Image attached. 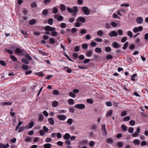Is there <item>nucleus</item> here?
<instances>
[{
	"label": "nucleus",
	"instance_id": "obj_18",
	"mask_svg": "<svg viewBox=\"0 0 148 148\" xmlns=\"http://www.w3.org/2000/svg\"><path fill=\"white\" fill-rule=\"evenodd\" d=\"M58 103L56 101H54L52 102V106L53 107H56L58 105Z\"/></svg>",
	"mask_w": 148,
	"mask_h": 148
},
{
	"label": "nucleus",
	"instance_id": "obj_49",
	"mask_svg": "<svg viewBox=\"0 0 148 148\" xmlns=\"http://www.w3.org/2000/svg\"><path fill=\"white\" fill-rule=\"evenodd\" d=\"M86 102L90 104H92L93 103V101L92 99H87Z\"/></svg>",
	"mask_w": 148,
	"mask_h": 148
},
{
	"label": "nucleus",
	"instance_id": "obj_54",
	"mask_svg": "<svg viewBox=\"0 0 148 148\" xmlns=\"http://www.w3.org/2000/svg\"><path fill=\"white\" fill-rule=\"evenodd\" d=\"M111 25L114 27H116L117 26V24L116 23L114 22H112L111 23Z\"/></svg>",
	"mask_w": 148,
	"mask_h": 148
},
{
	"label": "nucleus",
	"instance_id": "obj_23",
	"mask_svg": "<svg viewBox=\"0 0 148 148\" xmlns=\"http://www.w3.org/2000/svg\"><path fill=\"white\" fill-rule=\"evenodd\" d=\"M113 112V111L112 110H109L108 112H107L106 115V116L107 117H108L109 116H111V115L112 114V113Z\"/></svg>",
	"mask_w": 148,
	"mask_h": 148
},
{
	"label": "nucleus",
	"instance_id": "obj_53",
	"mask_svg": "<svg viewBox=\"0 0 148 148\" xmlns=\"http://www.w3.org/2000/svg\"><path fill=\"white\" fill-rule=\"evenodd\" d=\"M49 41L50 43L51 44L54 43L55 42L54 39L52 38H51L49 39Z\"/></svg>",
	"mask_w": 148,
	"mask_h": 148
},
{
	"label": "nucleus",
	"instance_id": "obj_60",
	"mask_svg": "<svg viewBox=\"0 0 148 148\" xmlns=\"http://www.w3.org/2000/svg\"><path fill=\"white\" fill-rule=\"evenodd\" d=\"M48 23L51 25L53 23V19H49L48 20Z\"/></svg>",
	"mask_w": 148,
	"mask_h": 148
},
{
	"label": "nucleus",
	"instance_id": "obj_57",
	"mask_svg": "<svg viewBox=\"0 0 148 148\" xmlns=\"http://www.w3.org/2000/svg\"><path fill=\"white\" fill-rule=\"evenodd\" d=\"M86 33V30L85 29H82L80 31V34H85Z\"/></svg>",
	"mask_w": 148,
	"mask_h": 148
},
{
	"label": "nucleus",
	"instance_id": "obj_10",
	"mask_svg": "<svg viewBox=\"0 0 148 148\" xmlns=\"http://www.w3.org/2000/svg\"><path fill=\"white\" fill-rule=\"evenodd\" d=\"M112 46L115 48H118L121 47L120 44H118L116 42H114L112 43Z\"/></svg>",
	"mask_w": 148,
	"mask_h": 148
},
{
	"label": "nucleus",
	"instance_id": "obj_3",
	"mask_svg": "<svg viewBox=\"0 0 148 148\" xmlns=\"http://www.w3.org/2000/svg\"><path fill=\"white\" fill-rule=\"evenodd\" d=\"M82 10L84 14L86 15H88L90 14V10L87 7H83L82 8Z\"/></svg>",
	"mask_w": 148,
	"mask_h": 148
},
{
	"label": "nucleus",
	"instance_id": "obj_64",
	"mask_svg": "<svg viewBox=\"0 0 148 148\" xmlns=\"http://www.w3.org/2000/svg\"><path fill=\"white\" fill-rule=\"evenodd\" d=\"M66 25L64 23H62L60 25V27L62 28H64L66 27Z\"/></svg>",
	"mask_w": 148,
	"mask_h": 148
},
{
	"label": "nucleus",
	"instance_id": "obj_26",
	"mask_svg": "<svg viewBox=\"0 0 148 148\" xmlns=\"http://www.w3.org/2000/svg\"><path fill=\"white\" fill-rule=\"evenodd\" d=\"M51 145L50 143H46L44 145V148H51Z\"/></svg>",
	"mask_w": 148,
	"mask_h": 148
},
{
	"label": "nucleus",
	"instance_id": "obj_8",
	"mask_svg": "<svg viewBox=\"0 0 148 148\" xmlns=\"http://www.w3.org/2000/svg\"><path fill=\"white\" fill-rule=\"evenodd\" d=\"M143 29V28L142 26H139L138 27H135L133 29V32L134 33H136L138 31H141Z\"/></svg>",
	"mask_w": 148,
	"mask_h": 148
},
{
	"label": "nucleus",
	"instance_id": "obj_25",
	"mask_svg": "<svg viewBox=\"0 0 148 148\" xmlns=\"http://www.w3.org/2000/svg\"><path fill=\"white\" fill-rule=\"evenodd\" d=\"M29 25H33L36 23V21L34 19H32L29 21Z\"/></svg>",
	"mask_w": 148,
	"mask_h": 148
},
{
	"label": "nucleus",
	"instance_id": "obj_37",
	"mask_svg": "<svg viewBox=\"0 0 148 148\" xmlns=\"http://www.w3.org/2000/svg\"><path fill=\"white\" fill-rule=\"evenodd\" d=\"M10 58L14 61H16L17 60V58L14 56L11 55Z\"/></svg>",
	"mask_w": 148,
	"mask_h": 148
},
{
	"label": "nucleus",
	"instance_id": "obj_36",
	"mask_svg": "<svg viewBox=\"0 0 148 148\" xmlns=\"http://www.w3.org/2000/svg\"><path fill=\"white\" fill-rule=\"evenodd\" d=\"M27 129V127L25 126L21 127L18 131V132H22L24 129Z\"/></svg>",
	"mask_w": 148,
	"mask_h": 148
},
{
	"label": "nucleus",
	"instance_id": "obj_59",
	"mask_svg": "<svg viewBox=\"0 0 148 148\" xmlns=\"http://www.w3.org/2000/svg\"><path fill=\"white\" fill-rule=\"evenodd\" d=\"M39 134L40 136H43L45 134V132L42 130H40L39 131Z\"/></svg>",
	"mask_w": 148,
	"mask_h": 148
},
{
	"label": "nucleus",
	"instance_id": "obj_6",
	"mask_svg": "<svg viewBox=\"0 0 148 148\" xmlns=\"http://www.w3.org/2000/svg\"><path fill=\"white\" fill-rule=\"evenodd\" d=\"M75 108L79 109H83L85 108V106L83 104H79L75 105Z\"/></svg>",
	"mask_w": 148,
	"mask_h": 148
},
{
	"label": "nucleus",
	"instance_id": "obj_24",
	"mask_svg": "<svg viewBox=\"0 0 148 148\" xmlns=\"http://www.w3.org/2000/svg\"><path fill=\"white\" fill-rule=\"evenodd\" d=\"M121 127L124 132L126 131L127 130V127L124 124L122 125L121 126Z\"/></svg>",
	"mask_w": 148,
	"mask_h": 148
},
{
	"label": "nucleus",
	"instance_id": "obj_63",
	"mask_svg": "<svg viewBox=\"0 0 148 148\" xmlns=\"http://www.w3.org/2000/svg\"><path fill=\"white\" fill-rule=\"evenodd\" d=\"M96 45V43L94 41H92L90 43V45L92 47H95Z\"/></svg>",
	"mask_w": 148,
	"mask_h": 148
},
{
	"label": "nucleus",
	"instance_id": "obj_13",
	"mask_svg": "<svg viewBox=\"0 0 148 148\" xmlns=\"http://www.w3.org/2000/svg\"><path fill=\"white\" fill-rule=\"evenodd\" d=\"M92 51L91 50L87 51L86 53V56L89 57H91L92 56Z\"/></svg>",
	"mask_w": 148,
	"mask_h": 148
},
{
	"label": "nucleus",
	"instance_id": "obj_38",
	"mask_svg": "<svg viewBox=\"0 0 148 148\" xmlns=\"http://www.w3.org/2000/svg\"><path fill=\"white\" fill-rule=\"evenodd\" d=\"M28 66L24 64H23L22 66V68L24 69V70H27L29 69Z\"/></svg>",
	"mask_w": 148,
	"mask_h": 148
},
{
	"label": "nucleus",
	"instance_id": "obj_2",
	"mask_svg": "<svg viewBox=\"0 0 148 148\" xmlns=\"http://www.w3.org/2000/svg\"><path fill=\"white\" fill-rule=\"evenodd\" d=\"M44 29L46 31L51 32V35L53 36H56L58 33L55 31L56 28L54 27H51L49 26H46L44 28Z\"/></svg>",
	"mask_w": 148,
	"mask_h": 148
},
{
	"label": "nucleus",
	"instance_id": "obj_27",
	"mask_svg": "<svg viewBox=\"0 0 148 148\" xmlns=\"http://www.w3.org/2000/svg\"><path fill=\"white\" fill-rule=\"evenodd\" d=\"M95 51L98 53H100L102 52L101 49L99 47H96L95 49Z\"/></svg>",
	"mask_w": 148,
	"mask_h": 148
},
{
	"label": "nucleus",
	"instance_id": "obj_58",
	"mask_svg": "<svg viewBox=\"0 0 148 148\" xmlns=\"http://www.w3.org/2000/svg\"><path fill=\"white\" fill-rule=\"evenodd\" d=\"M130 118L129 116H127L124 118L123 121H127L130 120Z\"/></svg>",
	"mask_w": 148,
	"mask_h": 148
},
{
	"label": "nucleus",
	"instance_id": "obj_11",
	"mask_svg": "<svg viewBox=\"0 0 148 148\" xmlns=\"http://www.w3.org/2000/svg\"><path fill=\"white\" fill-rule=\"evenodd\" d=\"M57 118H59L60 120L64 121L66 119V116L64 115H58Z\"/></svg>",
	"mask_w": 148,
	"mask_h": 148
},
{
	"label": "nucleus",
	"instance_id": "obj_29",
	"mask_svg": "<svg viewBox=\"0 0 148 148\" xmlns=\"http://www.w3.org/2000/svg\"><path fill=\"white\" fill-rule=\"evenodd\" d=\"M133 143L135 145H138L140 144V141L138 139H135L133 141Z\"/></svg>",
	"mask_w": 148,
	"mask_h": 148
},
{
	"label": "nucleus",
	"instance_id": "obj_35",
	"mask_svg": "<svg viewBox=\"0 0 148 148\" xmlns=\"http://www.w3.org/2000/svg\"><path fill=\"white\" fill-rule=\"evenodd\" d=\"M52 12L53 13L56 14L58 12V10L56 8L54 7L52 9Z\"/></svg>",
	"mask_w": 148,
	"mask_h": 148
},
{
	"label": "nucleus",
	"instance_id": "obj_1",
	"mask_svg": "<svg viewBox=\"0 0 148 148\" xmlns=\"http://www.w3.org/2000/svg\"><path fill=\"white\" fill-rule=\"evenodd\" d=\"M67 10L70 13H73L72 16L73 18H75L77 16V13L78 12V8L77 6H75L73 7V9L69 7L67 8Z\"/></svg>",
	"mask_w": 148,
	"mask_h": 148
},
{
	"label": "nucleus",
	"instance_id": "obj_43",
	"mask_svg": "<svg viewBox=\"0 0 148 148\" xmlns=\"http://www.w3.org/2000/svg\"><path fill=\"white\" fill-rule=\"evenodd\" d=\"M134 129L132 127H130L128 128V131L130 133H132L133 132Z\"/></svg>",
	"mask_w": 148,
	"mask_h": 148
},
{
	"label": "nucleus",
	"instance_id": "obj_22",
	"mask_svg": "<svg viewBox=\"0 0 148 148\" xmlns=\"http://www.w3.org/2000/svg\"><path fill=\"white\" fill-rule=\"evenodd\" d=\"M60 9L62 12L66 10V6L63 4H62L60 5Z\"/></svg>",
	"mask_w": 148,
	"mask_h": 148
},
{
	"label": "nucleus",
	"instance_id": "obj_45",
	"mask_svg": "<svg viewBox=\"0 0 148 148\" xmlns=\"http://www.w3.org/2000/svg\"><path fill=\"white\" fill-rule=\"evenodd\" d=\"M135 123V122L134 120H131L129 122V124L131 126L134 125Z\"/></svg>",
	"mask_w": 148,
	"mask_h": 148
},
{
	"label": "nucleus",
	"instance_id": "obj_50",
	"mask_svg": "<svg viewBox=\"0 0 148 148\" xmlns=\"http://www.w3.org/2000/svg\"><path fill=\"white\" fill-rule=\"evenodd\" d=\"M128 43L127 42H126L124 44V46L123 47V49L124 50H125L127 49L128 46Z\"/></svg>",
	"mask_w": 148,
	"mask_h": 148
},
{
	"label": "nucleus",
	"instance_id": "obj_55",
	"mask_svg": "<svg viewBox=\"0 0 148 148\" xmlns=\"http://www.w3.org/2000/svg\"><path fill=\"white\" fill-rule=\"evenodd\" d=\"M80 47L78 46H76L74 49V51L75 52H78L80 50Z\"/></svg>",
	"mask_w": 148,
	"mask_h": 148
},
{
	"label": "nucleus",
	"instance_id": "obj_33",
	"mask_svg": "<svg viewBox=\"0 0 148 148\" xmlns=\"http://www.w3.org/2000/svg\"><path fill=\"white\" fill-rule=\"evenodd\" d=\"M73 120L72 119H69L67 121V123L69 125L72 124L73 122Z\"/></svg>",
	"mask_w": 148,
	"mask_h": 148
},
{
	"label": "nucleus",
	"instance_id": "obj_32",
	"mask_svg": "<svg viewBox=\"0 0 148 148\" xmlns=\"http://www.w3.org/2000/svg\"><path fill=\"white\" fill-rule=\"evenodd\" d=\"M39 118L38 120L39 121H42L43 120V115L41 114H39Z\"/></svg>",
	"mask_w": 148,
	"mask_h": 148
},
{
	"label": "nucleus",
	"instance_id": "obj_51",
	"mask_svg": "<svg viewBox=\"0 0 148 148\" xmlns=\"http://www.w3.org/2000/svg\"><path fill=\"white\" fill-rule=\"evenodd\" d=\"M51 2V0H44V3L45 5H47Z\"/></svg>",
	"mask_w": 148,
	"mask_h": 148
},
{
	"label": "nucleus",
	"instance_id": "obj_28",
	"mask_svg": "<svg viewBox=\"0 0 148 148\" xmlns=\"http://www.w3.org/2000/svg\"><path fill=\"white\" fill-rule=\"evenodd\" d=\"M25 57L29 60H32V58L29 56V54L27 53L25 54Z\"/></svg>",
	"mask_w": 148,
	"mask_h": 148
},
{
	"label": "nucleus",
	"instance_id": "obj_62",
	"mask_svg": "<svg viewBox=\"0 0 148 148\" xmlns=\"http://www.w3.org/2000/svg\"><path fill=\"white\" fill-rule=\"evenodd\" d=\"M113 56L110 55H108L106 57V58L107 59H111L112 58Z\"/></svg>",
	"mask_w": 148,
	"mask_h": 148
},
{
	"label": "nucleus",
	"instance_id": "obj_48",
	"mask_svg": "<svg viewBox=\"0 0 148 148\" xmlns=\"http://www.w3.org/2000/svg\"><path fill=\"white\" fill-rule=\"evenodd\" d=\"M5 51L8 53L9 54H12L13 53V51L12 50H10V49H5Z\"/></svg>",
	"mask_w": 148,
	"mask_h": 148
},
{
	"label": "nucleus",
	"instance_id": "obj_42",
	"mask_svg": "<svg viewBox=\"0 0 148 148\" xmlns=\"http://www.w3.org/2000/svg\"><path fill=\"white\" fill-rule=\"evenodd\" d=\"M54 18H63V17L61 15H60L58 14H56L55 15Z\"/></svg>",
	"mask_w": 148,
	"mask_h": 148
},
{
	"label": "nucleus",
	"instance_id": "obj_56",
	"mask_svg": "<svg viewBox=\"0 0 148 148\" xmlns=\"http://www.w3.org/2000/svg\"><path fill=\"white\" fill-rule=\"evenodd\" d=\"M52 140V139L50 138H46L45 140V141L46 143H48L51 142Z\"/></svg>",
	"mask_w": 148,
	"mask_h": 148
},
{
	"label": "nucleus",
	"instance_id": "obj_17",
	"mask_svg": "<svg viewBox=\"0 0 148 148\" xmlns=\"http://www.w3.org/2000/svg\"><path fill=\"white\" fill-rule=\"evenodd\" d=\"M12 103L11 102H1L0 103L1 105H3L4 106H10L12 105Z\"/></svg>",
	"mask_w": 148,
	"mask_h": 148
},
{
	"label": "nucleus",
	"instance_id": "obj_21",
	"mask_svg": "<svg viewBox=\"0 0 148 148\" xmlns=\"http://www.w3.org/2000/svg\"><path fill=\"white\" fill-rule=\"evenodd\" d=\"M42 13L44 15L46 16L49 14V11L47 9H44L43 10Z\"/></svg>",
	"mask_w": 148,
	"mask_h": 148
},
{
	"label": "nucleus",
	"instance_id": "obj_46",
	"mask_svg": "<svg viewBox=\"0 0 148 148\" xmlns=\"http://www.w3.org/2000/svg\"><path fill=\"white\" fill-rule=\"evenodd\" d=\"M43 129L45 133L48 132L49 130V129L46 126H43Z\"/></svg>",
	"mask_w": 148,
	"mask_h": 148
},
{
	"label": "nucleus",
	"instance_id": "obj_20",
	"mask_svg": "<svg viewBox=\"0 0 148 148\" xmlns=\"http://www.w3.org/2000/svg\"><path fill=\"white\" fill-rule=\"evenodd\" d=\"M68 103L70 105H73L74 104L75 102L73 99H70L68 100Z\"/></svg>",
	"mask_w": 148,
	"mask_h": 148
},
{
	"label": "nucleus",
	"instance_id": "obj_14",
	"mask_svg": "<svg viewBox=\"0 0 148 148\" xmlns=\"http://www.w3.org/2000/svg\"><path fill=\"white\" fill-rule=\"evenodd\" d=\"M63 137L65 140H69L70 137V135L69 133H66L63 136Z\"/></svg>",
	"mask_w": 148,
	"mask_h": 148
},
{
	"label": "nucleus",
	"instance_id": "obj_9",
	"mask_svg": "<svg viewBox=\"0 0 148 148\" xmlns=\"http://www.w3.org/2000/svg\"><path fill=\"white\" fill-rule=\"evenodd\" d=\"M101 130L102 133L104 134L105 136L107 135V132L105 128V125L104 124L101 125Z\"/></svg>",
	"mask_w": 148,
	"mask_h": 148
},
{
	"label": "nucleus",
	"instance_id": "obj_61",
	"mask_svg": "<svg viewBox=\"0 0 148 148\" xmlns=\"http://www.w3.org/2000/svg\"><path fill=\"white\" fill-rule=\"evenodd\" d=\"M127 34L130 38H131L132 36V33L131 31H128L127 32Z\"/></svg>",
	"mask_w": 148,
	"mask_h": 148
},
{
	"label": "nucleus",
	"instance_id": "obj_34",
	"mask_svg": "<svg viewBox=\"0 0 148 148\" xmlns=\"http://www.w3.org/2000/svg\"><path fill=\"white\" fill-rule=\"evenodd\" d=\"M88 45L87 44L84 43L82 45V48L84 49H86L88 48Z\"/></svg>",
	"mask_w": 148,
	"mask_h": 148
},
{
	"label": "nucleus",
	"instance_id": "obj_40",
	"mask_svg": "<svg viewBox=\"0 0 148 148\" xmlns=\"http://www.w3.org/2000/svg\"><path fill=\"white\" fill-rule=\"evenodd\" d=\"M111 51V49L109 47H106L105 48V51L107 52H110Z\"/></svg>",
	"mask_w": 148,
	"mask_h": 148
},
{
	"label": "nucleus",
	"instance_id": "obj_41",
	"mask_svg": "<svg viewBox=\"0 0 148 148\" xmlns=\"http://www.w3.org/2000/svg\"><path fill=\"white\" fill-rule=\"evenodd\" d=\"M23 123V122L21 121H20L17 125V126H16L15 129V130H18L19 128V127Z\"/></svg>",
	"mask_w": 148,
	"mask_h": 148
},
{
	"label": "nucleus",
	"instance_id": "obj_16",
	"mask_svg": "<svg viewBox=\"0 0 148 148\" xmlns=\"http://www.w3.org/2000/svg\"><path fill=\"white\" fill-rule=\"evenodd\" d=\"M48 121L49 123L51 125H53L54 124V121L52 118H51L48 119Z\"/></svg>",
	"mask_w": 148,
	"mask_h": 148
},
{
	"label": "nucleus",
	"instance_id": "obj_12",
	"mask_svg": "<svg viewBox=\"0 0 148 148\" xmlns=\"http://www.w3.org/2000/svg\"><path fill=\"white\" fill-rule=\"evenodd\" d=\"M9 147L8 143H7L6 145L0 143V148H7Z\"/></svg>",
	"mask_w": 148,
	"mask_h": 148
},
{
	"label": "nucleus",
	"instance_id": "obj_5",
	"mask_svg": "<svg viewBox=\"0 0 148 148\" xmlns=\"http://www.w3.org/2000/svg\"><path fill=\"white\" fill-rule=\"evenodd\" d=\"M24 52H25V51L24 50L21 49H20L19 48L16 49L15 51L16 53L21 55H23Z\"/></svg>",
	"mask_w": 148,
	"mask_h": 148
},
{
	"label": "nucleus",
	"instance_id": "obj_47",
	"mask_svg": "<svg viewBox=\"0 0 148 148\" xmlns=\"http://www.w3.org/2000/svg\"><path fill=\"white\" fill-rule=\"evenodd\" d=\"M137 23L138 24H141L143 22V19H136Z\"/></svg>",
	"mask_w": 148,
	"mask_h": 148
},
{
	"label": "nucleus",
	"instance_id": "obj_19",
	"mask_svg": "<svg viewBox=\"0 0 148 148\" xmlns=\"http://www.w3.org/2000/svg\"><path fill=\"white\" fill-rule=\"evenodd\" d=\"M106 142L108 143H113V138H107L106 139Z\"/></svg>",
	"mask_w": 148,
	"mask_h": 148
},
{
	"label": "nucleus",
	"instance_id": "obj_52",
	"mask_svg": "<svg viewBox=\"0 0 148 148\" xmlns=\"http://www.w3.org/2000/svg\"><path fill=\"white\" fill-rule=\"evenodd\" d=\"M64 56L69 61H71L72 62H73V61L69 58V56L67 54L65 53L64 54Z\"/></svg>",
	"mask_w": 148,
	"mask_h": 148
},
{
	"label": "nucleus",
	"instance_id": "obj_30",
	"mask_svg": "<svg viewBox=\"0 0 148 148\" xmlns=\"http://www.w3.org/2000/svg\"><path fill=\"white\" fill-rule=\"evenodd\" d=\"M103 34V31L101 30H100L98 31L97 32V35L100 36H102Z\"/></svg>",
	"mask_w": 148,
	"mask_h": 148
},
{
	"label": "nucleus",
	"instance_id": "obj_39",
	"mask_svg": "<svg viewBox=\"0 0 148 148\" xmlns=\"http://www.w3.org/2000/svg\"><path fill=\"white\" fill-rule=\"evenodd\" d=\"M117 146L119 147H121L123 146V144L121 142H118L116 144Z\"/></svg>",
	"mask_w": 148,
	"mask_h": 148
},
{
	"label": "nucleus",
	"instance_id": "obj_15",
	"mask_svg": "<svg viewBox=\"0 0 148 148\" xmlns=\"http://www.w3.org/2000/svg\"><path fill=\"white\" fill-rule=\"evenodd\" d=\"M21 62L24 64H28L29 63V61L26 58H23L21 59Z\"/></svg>",
	"mask_w": 148,
	"mask_h": 148
},
{
	"label": "nucleus",
	"instance_id": "obj_31",
	"mask_svg": "<svg viewBox=\"0 0 148 148\" xmlns=\"http://www.w3.org/2000/svg\"><path fill=\"white\" fill-rule=\"evenodd\" d=\"M34 123L33 121L30 122L29 124V127H26L27 129V128H32L34 125Z\"/></svg>",
	"mask_w": 148,
	"mask_h": 148
},
{
	"label": "nucleus",
	"instance_id": "obj_4",
	"mask_svg": "<svg viewBox=\"0 0 148 148\" xmlns=\"http://www.w3.org/2000/svg\"><path fill=\"white\" fill-rule=\"evenodd\" d=\"M76 22L75 24V27H79L81 25V23L79 22L82 23H84L85 22V19H77Z\"/></svg>",
	"mask_w": 148,
	"mask_h": 148
},
{
	"label": "nucleus",
	"instance_id": "obj_7",
	"mask_svg": "<svg viewBox=\"0 0 148 148\" xmlns=\"http://www.w3.org/2000/svg\"><path fill=\"white\" fill-rule=\"evenodd\" d=\"M109 35L111 37L117 36L118 35V34L116 31H112L110 32Z\"/></svg>",
	"mask_w": 148,
	"mask_h": 148
},
{
	"label": "nucleus",
	"instance_id": "obj_44",
	"mask_svg": "<svg viewBox=\"0 0 148 148\" xmlns=\"http://www.w3.org/2000/svg\"><path fill=\"white\" fill-rule=\"evenodd\" d=\"M70 96L73 98H75L76 97L75 95L72 92H70L69 93Z\"/></svg>",
	"mask_w": 148,
	"mask_h": 148
}]
</instances>
